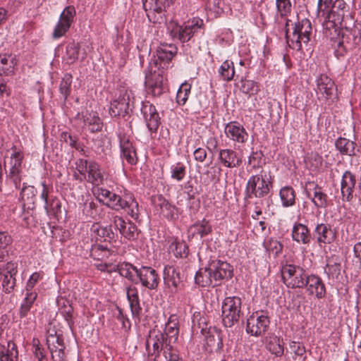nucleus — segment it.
I'll list each match as a JSON object with an SVG mask.
<instances>
[{
	"mask_svg": "<svg viewBox=\"0 0 361 361\" xmlns=\"http://www.w3.org/2000/svg\"><path fill=\"white\" fill-rule=\"evenodd\" d=\"M94 195L97 200L107 207L116 212L123 211L133 219L138 221L140 207L134 195L124 190L116 193L104 188H97Z\"/></svg>",
	"mask_w": 361,
	"mask_h": 361,
	"instance_id": "nucleus-2",
	"label": "nucleus"
},
{
	"mask_svg": "<svg viewBox=\"0 0 361 361\" xmlns=\"http://www.w3.org/2000/svg\"><path fill=\"white\" fill-rule=\"evenodd\" d=\"M76 11L73 6H66L61 12L56 25L54 26L52 38L58 39L63 37L69 30L74 22Z\"/></svg>",
	"mask_w": 361,
	"mask_h": 361,
	"instance_id": "nucleus-12",
	"label": "nucleus"
},
{
	"mask_svg": "<svg viewBox=\"0 0 361 361\" xmlns=\"http://www.w3.org/2000/svg\"><path fill=\"white\" fill-rule=\"evenodd\" d=\"M142 6L149 20L154 23H162L166 20V8L170 5L165 0H142Z\"/></svg>",
	"mask_w": 361,
	"mask_h": 361,
	"instance_id": "nucleus-10",
	"label": "nucleus"
},
{
	"mask_svg": "<svg viewBox=\"0 0 361 361\" xmlns=\"http://www.w3.org/2000/svg\"><path fill=\"white\" fill-rule=\"evenodd\" d=\"M164 281L169 288L178 289L182 283L180 269L173 265H166L164 269Z\"/></svg>",
	"mask_w": 361,
	"mask_h": 361,
	"instance_id": "nucleus-30",
	"label": "nucleus"
},
{
	"mask_svg": "<svg viewBox=\"0 0 361 361\" xmlns=\"http://www.w3.org/2000/svg\"><path fill=\"white\" fill-rule=\"evenodd\" d=\"M160 201L161 213L167 219H173L176 214V207L174 205L171 204L166 200L164 198H161Z\"/></svg>",
	"mask_w": 361,
	"mask_h": 361,
	"instance_id": "nucleus-52",
	"label": "nucleus"
},
{
	"mask_svg": "<svg viewBox=\"0 0 361 361\" xmlns=\"http://www.w3.org/2000/svg\"><path fill=\"white\" fill-rule=\"evenodd\" d=\"M341 264L340 263H331L328 262L324 267V272L329 279L337 278L341 273Z\"/></svg>",
	"mask_w": 361,
	"mask_h": 361,
	"instance_id": "nucleus-59",
	"label": "nucleus"
},
{
	"mask_svg": "<svg viewBox=\"0 0 361 361\" xmlns=\"http://www.w3.org/2000/svg\"><path fill=\"white\" fill-rule=\"evenodd\" d=\"M219 159L221 164L227 168L238 167L242 164V159L239 154L231 149L219 150Z\"/></svg>",
	"mask_w": 361,
	"mask_h": 361,
	"instance_id": "nucleus-27",
	"label": "nucleus"
},
{
	"mask_svg": "<svg viewBox=\"0 0 361 361\" xmlns=\"http://www.w3.org/2000/svg\"><path fill=\"white\" fill-rule=\"evenodd\" d=\"M37 190L32 186L26 183H23V188L20 192L19 199L23 202V206L25 204H34L36 199Z\"/></svg>",
	"mask_w": 361,
	"mask_h": 361,
	"instance_id": "nucleus-44",
	"label": "nucleus"
},
{
	"mask_svg": "<svg viewBox=\"0 0 361 361\" xmlns=\"http://www.w3.org/2000/svg\"><path fill=\"white\" fill-rule=\"evenodd\" d=\"M171 178L177 182L182 181L186 176V166L183 162H177L170 167Z\"/></svg>",
	"mask_w": 361,
	"mask_h": 361,
	"instance_id": "nucleus-48",
	"label": "nucleus"
},
{
	"mask_svg": "<svg viewBox=\"0 0 361 361\" xmlns=\"http://www.w3.org/2000/svg\"><path fill=\"white\" fill-rule=\"evenodd\" d=\"M206 346L207 350L212 351L214 348L216 353H220L224 347L221 332L215 329H209L206 336Z\"/></svg>",
	"mask_w": 361,
	"mask_h": 361,
	"instance_id": "nucleus-31",
	"label": "nucleus"
},
{
	"mask_svg": "<svg viewBox=\"0 0 361 361\" xmlns=\"http://www.w3.org/2000/svg\"><path fill=\"white\" fill-rule=\"evenodd\" d=\"M291 237L293 240L299 244L309 245L312 240V235L307 226L302 223H295L292 231Z\"/></svg>",
	"mask_w": 361,
	"mask_h": 361,
	"instance_id": "nucleus-29",
	"label": "nucleus"
},
{
	"mask_svg": "<svg viewBox=\"0 0 361 361\" xmlns=\"http://www.w3.org/2000/svg\"><path fill=\"white\" fill-rule=\"evenodd\" d=\"M61 203L60 200L51 196L50 200L44 203V209L48 215L57 216L61 212Z\"/></svg>",
	"mask_w": 361,
	"mask_h": 361,
	"instance_id": "nucleus-51",
	"label": "nucleus"
},
{
	"mask_svg": "<svg viewBox=\"0 0 361 361\" xmlns=\"http://www.w3.org/2000/svg\"><path fill=\"white\" fill-rule=\"evenodd\" d=\"M193 228H195V233L198 234L201 238L207 235L212 231V225L210 224L209 221L205 219H203L202 220L195 223L193 225Z\"/></svg>",
	"mask_w": 361,
	"mask_h": 361,
	"instance_id": "nucleus-53",
	"label": "nucleus"
},
{
	"mask_svg": "<svg viewBox=\"0 0 361 361\" xmlns=\"http://www.w3.org/2000/svg\"><path fill=\"white\" fill-rule=\"evenodd\" d=\"M118 137L121 158L125 159L130 165H135L137 161V157L131 137L130 135L122 132L118 133Z\"/></svg>",
	"mask_w": 361,
	"mask_h": 361,
	"instance_id": "nucleus-17",
	"label": "nucleus"
},
{
	"mask_svg": "<svg viewBox=\"0 0 361 361\" xmlns=\"http://www.w3.org/2000/svg\"><path fill=\"white\" fill-rule=\"evenodd\" d=\"M91 256L97 260H103L110 255V250L102 245H94L90 252Z\"/></svg>",
	"mask_w": 361,
	"mask_h": 361,
	"instance_id": "nucleus-55",
	"label": "nucleus"
},
{
	"mask_svg": "<svg viewBox=\"0 0 361 361\" xmlns=\"http://www.w3.org/2000/svg\"><path fill=\"white\" fill-rule=\"evenodd\" d=\"M47 346L50 351L53 361L66 360V346L63 342V339L60 342H56L54 338H51V340H49V343L47 345Z\"/></svg>",
	"mask_w": 361,
	"mask_h": 361,
	"instance_id": "nucleus-39",
	"label": "nucleus"
},
{
	"mask_svg": "<svg viewBox=\"0 0 361 361\" xmlns=\"http://www.w3.org/2000/svg\"><path fill=\"white\" fill-rule=\"evenodd\" d=\"M159 333L163 336V344L169 346V344H174L178 338L179 334V322L176 314L169 317L168 322L165 324L164 331L153 329L150 331L147 339H150L153 335Z\"/></svg>",
	"mask_w": 361,
	"mask_h": 361,
	"instance_id": "nucleus-13",
	"label": "nucleus"
},
{
	"mask_svg": "<svg viewBox=\"0 0 361 361\" xmlns=\"http://www.w3.org/2000/svg\"><path fill=\"white\" fill-rule=\"evenodd\" d=\"M141 111L148 130L151 133H156L161 123V118L155 106L149 102H145L142 104Z\"/></svg>",
	"mask_w": 361,
	"mask_h": 361,
	"instance_id": "nucleus-18",
	"label": "nucleus"
},
{
	"mask_svg": "<svg viewBox=\"0 0 361 361\" xmlns=\"http://www.w3.org/2000/svg\"><path fill=\"white\" fill-rule=\"evenodd\" d=\"M37 298V293L36 291H26L25 297L20 307V317H25L27 315Z\"/></svg>",
	"mask_w": 361,
	"mask_h": 361,
	"instance_id": "nucleus-46",
	"label": "nucleus"
},
{
	"mask_svg": "<svg viewBox=\"0 0 361 361\" xmlns=\"http://www.w3.org/2000/svg\"><path fill=\"white\" fill-rule=\"evenodd\" d=\"M219 73L222 79L225 81H231L234 78L235 68L234 63L232 61L226 60L222 63L219 69Z\"/></svg>",
	"mask_w": 361,
	"mask_h": 361,
	"instance_id": "nucleus-47",
	"label": "nucleus"
},
{
	"mask_svg": "<svg viewBox=\"0 0 361 361\" xmlns=\"http://www.w3.org/2000/svg\"><path fill=\"white\" fill-rule=\"evenodd\" d=\"M242 300L238 296L226 298L221 306L222 320L226 327H231L236 324L243 312L241 311Z\"/></svg>",
	"mask_w": 361,
	"mask_h": 361,
	"instance_id": "nucleus-7",
	"label": "nucleus"
},
{
	"mask_svg": "<svg viewBox=\"0 0 361 361\" xmlns=\"http://www.w3.org/2000/svg\"><path fill=\"white\" fill-rule=\"evenodd\" d=\"M353 256L355 260L353 262V267L357 273L361 270V241L356 243L353 246Z\"/></svg>",
	"mask_w": 361,
	"mask_h": 361,
	"instance_id": "nucleus-61",
	"label": "nucleus"
},
{
	"mask_svg": "<svg viewBox=\"0 0 361 361\" xmlns=\"http://www.w3.org/2000/svg\"><path fill=\"white\" fill-rule=\"evenodd\" d=\"M145 84L148 94L153 97H159L164 91L163 78L159 73H157L152 67L149 73L146 74Z\"/></svg>",
	"mask_w": 361,
	"mask_h": 361,
	"instance_id": "nucleus-19",
	"label": "nucleus"
},
{
	"mask_svg": "<svg viewBox=\"0 0 361 361\" xmlns=\"http://www.w3.org/2000/svg\"><path fill=\"white\" fill-rule=\"evenodd\" d=\"M335 147L342 155L350 157L356 155L357 144L353 140L340 137L336 140Z\"/></svg>",
	"mask_w": 361,
	"mask_h": 361,
	"instance_id": "nucleus-35",
	"label": "nucleus"
},
{
	"mask_svg": "<svg viewBox=\"0 0 361 361\" xmlns=\"http://www.w3.org/2000/svg\"><path fill=\"white\" fill-rule=\"evenodd\" d=\"M281 277L288 288H303L307 276L305 270L300 266L286 264L281 267Z\"/></svg>",
	"mask_w": 361,
	"mask_h": 361,
	"instance_id": "nucleus-8",
	"label": "nucleus"
},
{
	"mask_svg": "<svg viewBox=\"0 0 361 361\" xmlns=\"http://www.w3.org/2000/svg\"><path fill=\"white\" fill-rule=\"evenodd\" d=\"M322 157L317 152L311 153L306 158V163L312 170L320 168L322 165Z\"/></svg>",
	"mask_w": 361,
	"mask_h": 361,
	"instance_id": "nucleus-58",
	"label": "nucleus"
},
{
	"mask_svg": "<svg viewBox=\"0 0 361 361\" xmlns=\"http://www.w3.org/2000/svg\"><path fill=\"white\" fill-rule=\"evenodd\" d=\"M266 348L276 357H281L283 355L284 348L283 341L277 336L271 334L265 338Z\"/></svg>",
	"mask_w": 361,
	"mask_h": 361,
	"instance_id": "nucleus-36",
	"label": "nucleus"
},
{
	"mask_svg": "<svg viewBox=\"0 0 361 361\" xmlns=\"http://www.w3.org/2000/svg\"><path fill=\"white\" fill-rule=\"evenodd\" d=\"M176 53L177 47L174 44H161L156 51L154 58L157 59L153 61V63L159 69L167 68Z\"/></svg>",
	"mask_w": 361,
	"mask_h": 361,
	"instance_id": "nucleus-16",
	"label": "nucleus"
},
{
	"mask_svg": "<svg viewBox=\"0 0 361 361\" xmlns=\"http://www.w3.org/2000/svg\"><path fill=\"white\" fill-rule=\"evenodd\" d=\"M137 281L149 290H155L159 283V276L157 271L151 267L142 266L136 271Z\"/></svg>",
	"mask_w": 361,
	"mask_h": 361,
	"instance_id": "nucleus-15",
	"label": "nucleus"
},
{
	"mask_svg": "<svg viewBox=\"0 0 361 361\" xmlns=\"http://www.w3.org/2000/svg\"><path fill=\"white\" fill-rule=\"evenodd\" d=\"M270 320L263 312H256L247 319L246 332L255 337L263 336L269 329Z\"/></svg>",
	"mask_w": 361,
	"mask_h": 361,
	"instance_id": "nucleus-9",
	"label": "nucleus"
},
{
	"mask_svg": "<svg viewBox=\"0 0 361 361\" xmlns=\"http://www.w3.org/2000/svg\"><path fill=\"white\" fill-rule=\"evenodd\" d=\"M18 358L17 345L9 341L7 345L0 343V361H16Z\"/></svg>",
	"mask_w": 361,
	"mask_h": 361,
	"instance_id": "nucleus-37",
	"label": "nucleus"
},
{
	"mask_svg": "<svg viewBox=\"0 0 361 361\" xmlns=\"http://www.w3.org/2000/svg\"><path fill=\"white\" fill-rule=\"evenodd\" d=\"M24 159L23 152L13 145L4 158V166L6 175V184L13 185L16 190L20 188L23 178L22 164Z\"/></svg>",
	"mask_w": 361,
	"mask_h": 361,
	"instance_id": "nucleus-3",
	"label": "nucleus"
},
{
	"mask_svg": "<svg viewBox=\"0 0 361 361\" xmlns=\"http://www.w3.org/2000/svg\"><path fill=\"white\" fill-rule=\"evenodd\" d=\"M137 235L138 232L137 226L133 223L128 221L122 236L128 240H133L137 238Z\"/></svg>",
	"mask_w": 361,
	"mask_h": 361,
	"instance_id": "nucleus-62",
	"label": "nucleus"
},
{
	"mask_svg": "<svg viewBox=\"0 0 361 361\" xmlns=\"http://www.w3.org/2000/svg\"><path fill=\"white\" fill-rule=\"evenodd\" d=\"M91 231L97 236V238L104 241L111 242L115 240L117 233H114L111 226H103L100 224H94Z\"/></svg>",
	"mask_w": 361,
	"mask_h": 361,
	"instance_id": "nucleus-38",
	"label": "nucleus"
},
{
	"mask_svg": "<svg viewBox=\"0 0 361 361\" xmlns=\"http://www.w3.org/2000/svg\"><path fill=\"white\" fill-rule=\"evenodd\" d=\"M138 269L137 267L128 262H123L118 264V267H115L116 271H118L121 276L127 279L135 284L138 283L136 277V271H138Z\"/></svg>",
	"mask_w": 361,
	"mask_h": 361,
	"instance_id": "nucleus-40",
	"label": "nucleus"
},
{
	"mask_svg": "<svg viewBox=\"0 0 361 361\" xmlns=\"http://www.w3.org/2000/svg\"><path fill=\"white\" fill-rule=\"evenodd\" d=\"M195 280V283L202 287L215 286L212 272L209 269V264L207 267L199 269L196 273Z\"/></svg>",
	"mask_w": 361,
	"mask_h": 361,
	"instance_id": "nucleus-41",
	"label": "nucleus"
},
{
	"mask_svg": "<svg viewBox=\"0 0 361 361\" xmlns=\"http://www.w3.org/2000/svg\"><path fill=\"white\" fill-rule=\"evenodd\" d=\"M203 20L200 18H193L183 24L180 29V35H178L176 39L185 43L188 42L193 35L203 26Z\"/></svg>",
	"mask_w": 361,
	"mask_h": 361,
	"instance_id": "nucleus-24",
	"label": "nucleus"
},
{
	"mask_svg": "<svg viewBox=\"0 0 361 361\" xmlns=\"http://www.w3.org/2000/svg\"><path fill=\"white\" fill-rule=\"evenodd\" d=\"M289 348L295 357H303L306 353L304 345L299 342L290 341L289 343Z\"/></svg>",
	"mask_w": 361,
	"mask_h": 361,
	"instance_id": "nucleus-63",
	"label": "nucleus"
},
{
	"mask_svg": "<svg viewBox=\"0 0 361 361\" xmlns=\"http://www.w3.org/2000/svg\"><path fill=\"white\" fill-rule=\"evenodd\" d=\"M290 20L287 19L286 22V35L289 47L295 50L303 52L304 48L308 46L310 41L312 26L310 20L307 18L298 20L293 27V32H288V23Z\"/></svg>",
	"mask_w": 361,
	"mask_h": 361,
	"instance_id": "nucleus-4",
	"label": "nucleus"
},
{
	"mask_svg": "<svg viewBox=\"0 0 361 361\" xmlns=\"http://www.w3.org/2000/svg\"><path fill=\"white\" fill-rule=\"evenodd\" d=\"M192 85L188 82L181 84L176 94V102L180 106H183L187 102L191 92Z\"/></svg>",
	"mask_w": 361,
	"mask_h": 361,
	"instance_id": "nucleus-49",
	"label": "nucleus"
},
{
	"mask_svg": "<svg viewBox=\"0 0 361 361\" xmlns=\"http://www.w3.org/2000/svg\"><path fill=\"white\" fill-rule=\"evenodd\" d=\"M348 5L343 0H319L317 13L319 17L324 18L322 23L323 33L330 39H334L339 36L341 29L349 16Z\"/></svg>",
	"mask_w": 361,
	"mask_h": 361,
	"instance_id": "nucleus-1",
	"label": "nucleus"
},
{
	"mask_svg": "<svg viewBox=\"0 0 361 361\" xmlns=\"http://www.w3.org/2000/svg\"><path fill=\"white\" fill-rule=\"evenodd\" d=\"M342 39L339 44L345 49H352L361 44V23H357L352 28L347 27L346 23L343 25Z\"/></svg>",
	"mask_w": 361,
	"mask_h": 361,
	"instance_id": "nucleus-14",
	"label": "nucleus"
},
{
	"mask_svg": "<svg viewBox=\"0 0 361 361\" xmlns=\"http://www.w3.org/2000/svg\"><path fill=\"white\" fill-rule=\"evenodd\" d=\"M304 283V288H306L309 295H314L318 299L324 298L326 296L325 284L319 276L307 274Z\"/></svg>",
	"mask_w": 361,
	"mask_h": 361,
	"instance_id": "nucleus-20",
	"label": "nucleus"
},
{
	"mask_svg": "<svg viewBox=\"0 0 361 361\" xmlns=\"http://www.w3.org/2000/svg\"><path fill=\"white\" fill-rule=\"evenodd\" d=\"M84 127L91 133H97L102 130L103 123L96 112L86 111L82 114Z\"/></svg>",
	"mask_w": 361,
	"mask_h": 361,
	"instance_id": "nucleus-34",
	"label": "nucleus"
},
{
	"mask_svg": "<svg viewBox=\"0 0 361 361\" xmlns=\"http://www.w3.org/2000/svg\"><path fill=\"white\" fill-rule=\"evenodd\" d=\"M72 80V75L71 74H66L60 82L59 90L64 98V101L67 99L71 94Z\"/></svg>",
	"mask_w": 361,
	"mask_h": 361,
	"instance_id": "nucleus-54",
	"label": "nucleus"
},
{
	"mask_svg": "<svg viewBox=\"0 0 361 361\" xmlns=\"http://www.w3.org/2000/svg\"><path fill=\"white\" fill-rule=\"evenodd\" d=\"M126 295L133 316L139 317L142 312V307L140 303L137 288L134 286H129L126 288Z\"/></svg>",
	"mask_w": 361,
	"mask_h": 361,
	"instance_id": "nucleus-32",
	"label": "nucleus"
},
{
	"mask_svg": "<svg viewBox=\"0 0 361 361\" xmlns=\"http://www.w3.org/2000/svg\"><path fill=\"white\" fill-rule=\"evenodd\" d=\"M310 188L307 189V196L312 200L314 206L317 208H326L328 205V196L322 191V188L314 182L309 183Z\"/></svg>",
	"mask_w": 361,
	"mask_h": 361,
	"instance_id": "nucleus-26",
	"label": "nucleus"
},
{
	"mask_svg": "<svg viewBox=\"0 0 361 361\" xmlns=\"http://www.w3.org/2000/svg\"><path fill=\"white\" fill-rule=\"evenodd\" d=\"M16 64L15 56L6 54L0 55V76L2 74L10 75L13 73Z\"/></svg>",
	"mask_w": 361,
	"mask_h": 361,
	"instance_id": "nucleus-43",
	"label": "nucleus"
},
{
	"mask_svg": "<svg viewBox=\"0 0 361 361\" xmlns=\"http://www.w3.org/2000/svg\"><path fill=\"white\" fill-rule=\"evenodd\" d=\"M317 91L326 99L331 98L335 94L336 87L331 78L324 74H322L317 80Z\"/></svg>",
	"mask_w": 361,
	"mask_h": 361,
	"instance_id": "nucleus-28",
	"label": "nucleus"
},
{
	"mask_svg": "<svg viewBox=\"0 0 361 361\" xmlns=\"http://www.w3.org/2000/svg\"><path fill=\"white\" fill-rule=\"evenodd\" d=\"M264 246L267 251L274 255H278L283 250V245L276 239L268 238L264 243Z\"/></svg>",
	"mask_w": 361,
	"mask_h": 361,
	"instance_id": "nucleus-56",
	"label": "nucleus"
},
{
	"mask_svg": "<svg viewBox=\"0 0 361 361\" xmlns=\"http://www.w3.org/2000/svg\"><path fill=\"white\" fill-rule=\"evenodd\" d=\"M146 350L149 355H154L155 357H158L163 351V354L168 361H182L173 344H169V346H165L163 344V336L159 333H157L156 336L153 335L150 339H147Z\"/></svg>",
	"mask_w": 361,
	"mask_h": 361,
	"instance_id": "nucleus-6",
	"label": "nucleus"
},
{
	"mask_svg": "<svg viewBox=\"0 0 361 361\" xmlns=\"http://www.w3.org/2000/svg\"><path fill=\"white\" fill-rule=\"evenodd\" d=\"M274 177L262 171L250 176L247 182L245 193L247 198H262L268 196L273 189Z\"/></svg>",
	"mask_w": 361,
	"mask_h": 361,
	"instance_id": "nucleus-5",
	"label": "nucleus"
},
{
	"mask_svg": "<svg viewBox=\"0 0 361 361\" xmlns=\"http://www.w3.org/2000/svg\"><path fill=\"white\" fill-rule=\"evenodd\" d=\"M224 133L230 140L244 144L247 140L249 135L243 125L238 121H231L224 128Z\"/></svg>",
	"mask_w": 361,
	"mask_h": 361,
	"instance_id": "nucleus-22",
	"label": "nucleus"
},
{
	"mask_svg": "<svg viewBox=\"0 0 361 361\" xmlns=\"http://www.w3.org/2000/svg\"><path fill=\"white\" fill-rule=\"evenodd\" d=\"M85 178L88 183L95 186H99L103 183L104 172L98 163L93 161L89 162V169Z\"/></svg>",
	"mask_w": 361,
	"mask_h": 361,
	"instance_id": "nucleus-33",
	"label": "nucleus"
},
{
	"mask_svg": "<svg viewBox=\"0 0 361 361\" xmlns=\"http://www.w3.org/2000/svg\"><path fill=\"white\" fill-rule=\"evenodd\" d=\"M314 235L319 244H331L337 237L336 231L327 224H317L314 230Z\"/></svg>",
	"mask_w": 361,
	"mask_h": 361,
	"instance_id": "nucleus-23",
	"label": "nucleus"
},
{
	"mask_svg": "<svg viewBox=\"0 0 361 361\" xmlns=\"http://www.w3.org/2000/svg\"><path fill=\"white\" fill-rule=\"evenodd\" d=\"M32 352L38 361H49L44 348L40 345L37 339H34L32 341Z\"/></svg>",
	"mask_w": 361,
	"mask_h": 361,
	"instance_id": "nucleus-60",
	"label": "nucleus"
},
{
	"mask_svg": "<svg viewBox=\"0 0 361 361\" xmlns=\"http://www.w3.org/2000/svg\"><path fill=\"white\" fill-rule=\"evenodd\" d=\"M170 250L176 257L185 258L188 255V247L184 241H173L170 245Z\"/></svg>",
	"mask_w": 361,
	"mask_h": 361,
	"instance_id": "nucleus-50",
	"label": "nucleus"
},
{
	"mask_svg": "<svg viewBox=\"0 0 361 361\" xmlns=\"http://www.w3.org/2000/svg\"><path fill=\"white\" fill-rule=\"evenodd\" d=\"M355 183V176L350 171H345L342 176L341 182V191L343 200L350 202L353 199Z\"/></svg>",
	"mask_w": 361,
	"mask_h": 361,
	"instance_id": "nucleus-25",
	"label": "nucleus"
},
{
	"mask_svg": "<svg viewBox=\"0 0 361 361\" xmlns=\"http://www.w3.org/2000/svg\"><path fill=\"white\" fill-rule=\"evenodd\" d=\"M279 196L284 207H291L295 203V192L290 186L283 187L280 190Z\"/></svg>",
	"mask_w": 361,
	"mask_h": 361,
	"instance_id": "nucleus-45",
	"label": "nucleus"
},
{
	"mask_svg": "<svg viewBox=\"0 0 361 361\" xmlns=\"http://www.w3.org/2000/svg\"><path fill=\"white\" fill-rule=\"evenodd\" d=\"M132 94L131 91L123 90L120 93L119 97L111 103L109 114L112 117L124 116L127 114Z\"/></svg>",
	"mask_w": 361,
	"mask_h": 361,
	"instance_id": "nucleus-21",
	"label": "nucleus"
},
{
	"mask_svg": "<svg viewBox=\"0 0 361 361\" xmlns=\"http://www.w3.org/2000/svg\"><path fill=\"white\" fill-rule=\"evenodd\" d=\"M15 276L4 274L2 281V286L6 293H11L16 286Z\"/></svg>",
	"mask_w": 361,
	"mask_h": 361,
	"instance_id": "nucleus-64",
	"label": "nucleus"
},
{
	"mask_svg": "<svg viewBox=\"0 0 361 361\" xmlns=\"http://www.w3.org/2000/svg\"><path fill=\"white\" fill-rule=\"evenodd\" d=\"M276 6L281 17L288 16L292 10L290 0H276Z\"/></svg>",
	"mask_w": 361,
	"mask_h": 361,
	"instance_id": "nucleus-57",
	"label": "nucleus"
},
{
	"mask_svg": "<svg viewBox=\"0 0 361 361\" xmlns=\"http://www.w3.org/2000/svg\"><path fill=\"white\" fill-rule=\"evenodd\" d=\"M209 269L214 280V286H219L223 281H228L233 276V267L226 261L214 259L209 262Z\"/></svg>",
	"mask_w": 361,
	"mask_h": 361,
	"instance_id": "nucleus-11",
	"label": "nucleus"
},
{
	"mask_svg": "<svg viewBox=\"0 0 361 361\" xmlns=\"http://www.w3.org/2000/svg\"><path fill=\"white\" fill-rule=\"evenodd\" d=\"M80 46L78 42L72 41L66 45V52L62 59L67 64H73L78 59Z\"/></svg>",
	"mask_w": 361,
	"mask_h": 361,
	"instance_id": "nucleus-42",
	"label": "nucleus"
}]
</instances>
